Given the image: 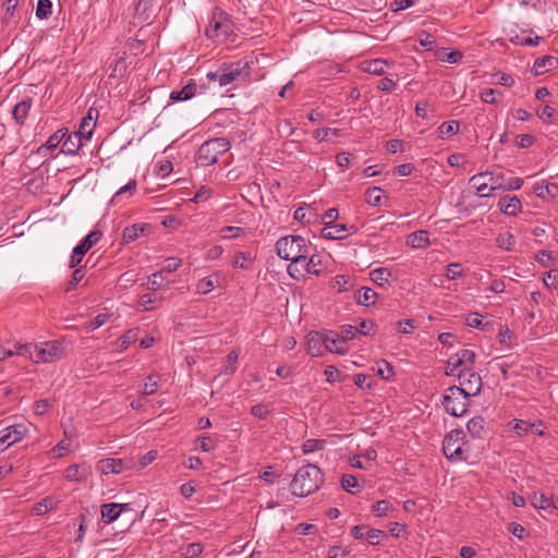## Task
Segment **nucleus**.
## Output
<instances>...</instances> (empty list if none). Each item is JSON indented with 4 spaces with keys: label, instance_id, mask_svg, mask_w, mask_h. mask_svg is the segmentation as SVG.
Here are the masks:
<instances>
[{
    "label": "nucleus",
    "instance_id": "obj_21",
    "mask_svg": "<svg viewBox=\"0 0 558 558\" xmlns=\"http://www.w3.org/2000/svg\"><path fill=\"white\" fill-rule=\"evenodd\" d=\"M499 209L507 216H515L522 210V203L518 196H505L498 202Z\"/></svg>",
    "mask_w": 558,
    "mask_h": 558
},
{
    "label": "nucleus",
    "instance_id": "obj_28",
    "mask_svg": "<svg viewBox=\"0 0 558 558\" xmlns=\"http://www.w3.org/2000/svg\"><path fill=\"white\" fill-rule=\"evenodd\" d=\"M219 282V276L217 274L204 277L196 283L195 290L198 294H208L211 292Z\"/></svg>",
    "mask_w": 558,
    "mask_h": 558
},
{
    "label": "nucleus",
    "instance_id": "obj_48",
    "mask_svg": "<svg viewBox=\"0 0 558 558\" xmlns=\"http://www.w3.org/2000/svg\"><path fill=\"white\" fill-rule=\"evenodd\" d=\"M219 233L223 240L238 239L244 234V229L240 227L228 226L221 228Z\"/></svg>",
    "mask_w": 558,
    "mask_h": 558
},
{
    "label": "nucleus",
    "instance_id": "obj_40",
    "mask_svg": "<svg viewBox=\"0 0 558 558\" xmlns=\"http://www.w3.org/2000/svg\"><path fill=\"white\" fill-rule=\"evenodd\" d=\"M459 121L451 120L448 122H444L438 126V135L439 137H449L459 132Z\"/></svg>",
    "mask_w": 558,
    "mask_h": 558
},
{
    "label": "nucleus",
    "instance_id": "obj_47",
    "mask_svg": "<svg viewBox=\"0 0 558 558\" xmlns=\"http://www.w3.org/2000/svg\"><path fill=\"white\" fill-rule=\"evenodd\" d=\"M496 244L500 248L511 251L515 244V240L514 236L509 232L500 233L496 238Z\"/></svg>",
    "mask_w": 558,
    "mask_h": 558
},
{
    "label": "nucleus",
    "instance_id": "obj_41",
    "mask_svg": "<svg viewBox=\"0 0 558 558\" xmlns=\"http://www.w3.org/2000/svg\"><path fill=\"white\" fill-rule=\"evenodd\" d=\"M148 283H149V288L151 290L157 291V290H160V289L165 288L166 286H168V280H167L165 272L162 270H159V271L154 272L148 278Z\"/></svg>",
    "mask_w": 558,
    "mask_h": 558
},
{
    "label": "nucleus",
    "instance_id": "obj_63",
    "mask_svg": "<svg viewBox=\"0 0 558 558\" xmlns=\"http://www.w3.org/2000/svg\"><path fill=\"white\" fill-rule=\"evenodd\" d=\"M383 536H384V531L377 530V529H368L367 532L365 533V537L367 538L368 543L372 545L379 544Z\"/></svg>",
    "mask_w": 558,
    "mask_h": 558
},
{
    "label": "nucleus",
    "instance_id": "obj_58",
    "mask_svg": "<svg viewBox=\"0 0 558 558\" xmlns=\"http://www.w3.org/2000/svg\"><path fill=\"white\" fill-rule=\"evenodd\" d=\"M182 265V259L179 257H169L165 260V264L161 268V270L165 274H170L175 271L178 268H180Z\"/></svg>",
    "mask_w": 558,
    "mask_h": 558
},
{
    "label": "nucleus",
    "instance_id": "obj_15",
    "mask_svg": "<svg viewBox=\"0 0 558 558\" xmlns=\"http://www.w3.org/2000/svg\"><path fill=\"white\" fill-rule=\"evenodd\" d=\"M97 118L98 110L95 108H89L86 116L82 119L78 130L74 133L82 138L89 140L94 133Z\"/></svg>",
    "mask_w": 558,
    "mask_h": 558
},
{
    "label": "nucleus",
    "instance_id": "obj_10",
    "mask_svg": "<svg viewBox=\"0 0 558 558\" xmlns=\"http://www.w3.org/2000/svg\"><path fill=\"white\" fill-rule=\"evenodd\" d=\"M241 68L239 64H228L220 66L215 72H209L207 78L209 82H218L219 86H227L233 83L241 75Z\"/></svg>",
    "mask_w": 558,
    "mask_h": 558
},
{
    "label": "nucleus",
    "instance_id": "obj_13",
    "mask_svg": "<svg viewBox=\"0 0 558 558\" xmlns=\"http://www.w3.org/2000/svg\"><path fill=\"white\" fill-rule=\"evenodd\" d=\"M131 504H104L100 507L101 519L105 523L110 524L114 522L122 512L131 511Z\"/></svg>",
    "mask_w": 558,
    "mask_h": 558
},
{
    "label": "nucleus",
    "instance_id": "obj_37",
    "mask_svg": "<svg viewBox=\"0 0 558 558\" xmlns=\"http://www.w3.org/2000/svg\"><path fill=\"white\" fill-rule=\"evenodd\" d=\"M487 173L488 182H489V191H493V194L496 191H502L504 182H505V174L502 172H489L485 171Z\"/></svg>",
    "mask_w": 558,
    "mask_h": 558
},
{
    "label": "nucleus",
    "instance_id": "obj_34",
    "mask_svg": "<svg viewBox=\"0 0 558 558\" xmlns=\"http://www.w3.org/2000/svg\"><path fill=\"white\" fill-rule=\"evenodd\" d=\"M369 276H371V280L375 284L384 287V286L388 284L389 279L391 277V272L388 268L380 267V268H376V269L372 270Z\"/></svg>",
    "mask_w": 558,
    "mask_h": 558
},
{
    "label": "nucleus",
    "instance_id": "obj_33",
    "mask_svg": "<svg viewBox=\"0 0 558 558\" xmlns=\"http://www.w3.org/2000/svg\"><path fill=\"white\" fill-rule=\"evenodd\" d=\"M466 429L474 438H481L485 430V421L482 416L472 417L468 424Z\"/></svg>",
    "mask_w": 558,
    "mask_h": 558
},
{
    "label": "nucleus",
    "instance_id": "obj_16",
    "mask_svg": "<svg viewBox=\"0 0 558 558\" xmlns=\"http://www.w3.org/2000/svg\"><path fill=\"white\" fill-rule=\"evenodd\" d=\"M326 257L319 253L311 254L304 263H301L300 268L302 270V277L304 274H311L319 276L323 272V268L326 262Z\"/></svg>",
    "mask_w": 558,
    "mask_h": 558
},
{
    "label": "nucleus",
    "instance_id": "obj_54",
    "mask_svg": "<svg viewBox=\"0 0 558 558\" xmlns=\"http://www.w3.org/2000/svg\"><path fill=\"white\" fill-rule=\"evenodd\" d=\"M136 187H137L136 180H134V179L130 180L125 185L121 186L116 192V194L113 195L112 201H118L119 198H121L125 194H128V196H131L136 191Z\"/></svg>",
    "mask_w": 558,
    "mask_h": 558
},
{
    "label": "nucleus",
    "instance_id": "obj_1",
    "mask_svg": "<svg viewBox=\"0 0 558 558\" xmlns=\"http://www.w3.org/2000/svg\"><path fill=\"white\" fill-rule=\"evenodd\" d=\"M277 255L289 260L287 267L289 276L294 280L302 278L301 263H304L310 255L311 244L300 235H286L277 240L275 244Z\"/></svg>",
    "mask_w": 558,
    "mask_h": 558
},
{
    "label": "nucleus",
    "instance_id": "obj_12",
    "mask_svg": "<svg viewBox=\"0 0 558 558\" xmlns=\"http://www.w3.org/2000/svg\"><path fill=\"white\" fill-rule=\"evenodd\" d=\"M355 231L353 226L348 227L344 223L325 222L322 229V236L327 240H343Z\"/></svg>",
    "mask_w": 558,
    "mask_h": 558
},
{
    "label": "nucleus",
    "instance_id": "obj_39",
    "mask_svg": "<svg viewBox=\"0 0 558 558\" xmlns=\"http://www.w3.org/2000/svg\"><path fill=\"white\" fill-rule=\"evenodd\" d=\"M252 255L247 252L236 253L232 260V266L240 269H250L252 267Z\"/></svg>",
    "mask_w": 558,
    "mask_h": 558
},
{
    "label": "nucleus",
    "instance_id": "obj_46",
    "mask_svg": "<svg viewBox=\"0 0 558 558\" xmlns=\"http://www.w3.org/2000/svg\"><path fill=\"white\" fill-rule=\"evenodd\" d=\"M351 280L345 275H338L333 278L331 287L338 292L342 293L349 290L351 287Z\"/></svg>",
    "mask_w": 558,
    "mask_h": 558
},
{
    "label": "nucleus",
    "instance_id": "obj_18",
    "mask_svg": "<svg viewBox=\"0 0 558 558\" xmlns=\"http://www.w3.org/2000/svg\"><path fill=\"white\" fill-rule=\"evenodd\" d=\"M306 351L312 356H322L325 352V331H311L307 335Z\"/></svg>",
    "mask_w": 558,
    "mask_h": 558
},
{
    "label": "nucleus",
    "instance_id": "obj_23",
    "mask_svg": "<svg viewBox=\"0 0 558 558\" xmlns=\"http://www.w3.org/2000/svg\"><path fill=\"white\" fill-rule=\"evenodd\" d=\"M82 137L77 134L68 132L61 145V153L64 155H75L82 146Z\"/></svg>",
    "mask_w": 558,
    "mask_h": 558
},
{
    "label": "nucleus",
    "instance_id": "obj_6",
    "mask_svg": "<svg viewBox=\"0 0 558 558\" xmlns=\"http://www.w3.org/2000/svg\"><path fill=\"white\" fill-rule=\"evenodd\" d=\"M469 399L470 397L462 388L451 386L446 390L442 397V405L447 413L458 417L462 416L466 412Z\"/></svg>",
    "mask_w": 558,
    "mask_h": 558
},
{
    "label": "nucleus",
    "instance_id": "obj_17",
    "mask_svg": "<svg viewBox=\"0 0 558 558\" xmlns=\"http://www.w3.org/2000/svg\"><path fill=\"white\" fill-rule=\"evenodd\" d=\"M325 351L341 355L345 354L348 351L345 338L331 330L325 331Z\"/></svg>",
    "mask_w": 558,
    "mask_h": 558
},
{
    "label": "nucleus",
    "instance_id": "obj_14",
    "mask_svg": "<svg viewBox=\"0 0 558 558\" xmlns=\"http://www.w3.org/2000/svg\"><path fill=\"white\" fill-rule=\"evenodd\" d=\"M126 469V463L120 458L101 459L96 464V470L102 475L120 474Z\"/></svg>",
    "mask_w": 558,
    "mask_h": 558
},
{
    "label": "nucleus",
    "instance_id": "obj_27",
    "mask_svg": "<svg viewBox=\"0 0 558 558\" xmlns=\"http://www.w3.org/2000/svg\"><path fill=\"white\" fill-rule=\"evenodd\" d=\"M32 107L31 99H24L13 108L12 116L19 125H23Z\"/></svg>",
    "mask_w": 558,
    "mask_h": 558
},
{
    "label": "nucleus",
    "instance_id": "obj_42",
    "mask_svg": "<svg viewBox=\"0 0 558 558\" xmlns=\"http://www.w3.org/2000/svg\"><path fill=\"white\" fill-rule=\"evenodd\" d=\"M238 360H239V351L232 350L227 355L226 365L222 367L221 374H223L226 376L232 375L236 369Z\"/></svg>",
    "mask_w": 558,
    "mask_h": 558
},
{
    "label": "nucleus",
    "instance_id": "obj_36",
    "mask_svg": "<svg viewBox=\"0 0 558 558\" xmlns=\"http://www.w3.org/2000/svg\"><path fill=\"white\" fill-rule=\"evenodd\" d=\"M144 233V227L138 225H132L124 228L122 233V240L124 243L129 244L136 241Z\"/></svg>",
    "mask_w": 558,
    "mask_h": 558
},
{
    "label": "nucleus",
    "instance_id": "obj_61",
    "mask_svg": "<svg viewBox=\"0 0 558 558\" xmlns=\"http://www.w3.org/2000/svg\"><path fill=\"white\" fill-rule=\"evenodd\" d=\"M53 507V499L51 497L44 498L41 501L36 504L35 512L36 514H45Z\"/></svg>",
    "mask_w": 558,
    "mask_h": 558
},
{
    "label": "nucleus",
    "instance_id": "obj_51",
    "mask_svg": "<svg viewBox=\"0 0 558 558\" xmlns=\"http://www.w3.org/2000/svg\"><path fill=\"white\" fill-rule=\"evenodd\" d=\"M445 276L448 280H457L464 276L462 265L460 263H451L446 267Z\"/></svg>",
    "mask_w": 558,
    "mask_h": 558
},
{
    "label": "nucleus",
    "instance_id": "obj_22",
    "mask_svg": "<svg viewBox=\"0 0 558 558\" xmlns=\"http://www.w3.org/2000/svg\"><path fill=\"white\" fill-rule=\"evenodd\" d=\"M65 135H68V129L63 128L58 130L52 135H50L47 142L37 149V154L46 156L47 151L56 149L60 144L62 145Z\"/></svg>",
    "mask_w": 558,
    "mask_h": 558
},
{
    "label": "nucleus",
    "instance_id": "obj_3",
    "mask_svg": "<svg viewBox=\"0 0 558 558\" xmlns=\"http://www.w3.org/2000/svg\"><path fill=\"white\" fill-rule=\"evenodd\" d=\"M19 354L28 357L34 363H52L62 359L65 349L59 341H46L39 344H19Z\"/></svg>",
    "mask_w": 558,
    "mask_h": 558
},
{
    "label": "nucleus",
    "instance_id": "obj_56",
    "mask_svg": "<svg viewBox=\"0 0 558 558\" xmlns=\"http://www.w3.org/2000/svg\"><path fill=\"white\" fill-rule=\"evenodd\" d=\"M378 368H377V374L383 378V379H390L391 377H393L395 375V372H393V367L391 366L390 363L386 362V361H381L380 363L377 364Z\"/></svg>",
    "mask_w": 558,
    "mask_h": 558
},
{
    "label": "nucleus",
    "instance_id": "obj_25",
    "mask_svg": "<svg viewBox=\"0 0 558 558\" xmlns=\"http://www.w3.org/2000/svg\"><path fill=\"white\" fill-rule=\"evenodd\" d=\"M377 458V452L375 449H366L362 454L353 457L351 460V465L353 468L367 470L371 466V463L375 461Z\"/></svg>",
    "mask_w": 558,
    "mask_h": 558
},
{
    "label": "nucleus",
    "instance_id": "obj_59",
    "mask_svg": "<svg viewBox=\"0 0 558 558\" xmlns=\"http://www.w3.org/2000/svg\"><path fill=\"white\" fill-rule=\"evenodd\" d=\"M496 95H501V93L494 88H486L481 92L480 97L483 102L493 105L497 102Z\"/></svg>",
    "mask_w": 558,
    "mask_h": 558
},
{
    "label": "nucleus",
    "instance_id": "obj_64",
    "mask_svg": "<svg viewBox=\"0 0 558 558\" xmlns=\"http://www.w3.org/2000/svg\"><path fill=\"white\" fill-rule=\"evenodd\" d=\"M325 377L326 381L329 384H335L340 379V372L336 366L329 365L325 368Z\"/></svg>",
    "mask_w": 558,
    "mask_h": 558
},
{
    "label": "nucleus",
    "instance_id": "obj_30",
    "mask_svg": "<svg viewBox=\"0 0 558 558\" xmlns=\"http://www.w3.org/2000/svg\"><path fill=\"white\" fill-rule=\"evenodd\" d=\"M377 293L368 287H363L355 293V301L357 304L369 306L375 303Z\"/></svg>",
    "mask_w": 558,
    "mask_h": 558
},
{
    "label": "nucleus",
    "instance_id": "obj_49",
    "mask_svg": "<svg viewBox=\"0 0 558 558\" xmlns=\"http://www.w3.org/2000/svg\"><path fill=\"white\" fill-rule=\"evenodd\" d=\"M52 3L50 0H38L36 7V16L39 20L48 19L51 15Z\"/></svg>",
    "mask_w": 558,
    "mask_h": 558
},
{
    "label": "nucleus",
    "instance_id": "obj_44",
    "mask_svg": "<svg viewBox=\"0 0 558 558\" xmlns=\"http://www.w3.org/2000/svg\"><path fill=\"white\" fill-rule=\"evenodd\" d=\"M383 190L377 186H373L365 192V202L371 206H380L381 204Z\"/></svg>",
    "mask_w": 558,
    "mask_h": 558
},
{
    "label": "nucleus",
    "instance_id": "obj_11",
    "mask_svg": "<svg viewBox=\"0 0 558 558\" xmlns=\"http://www.w3.org/2000/svg\"><path fill=\"white\" fill-rule=\"evenodd\" d=\"M231 32V23L220 14L214 17L205 29V35L210 39L226 38Z\"/></svg>",
    "mask_w": 558,
    "mask_h": 558
},
{
    "label": "nucleus",
    "instance_id": "obj_7",
    "mask_svg": "<svg viewBox=\"0 0 558 558\" xmlns=\"http://www.w3.org/2000/svg\"><path fill=\"white\" fill-rule=\"evenodd\" d=\"M28 433L24 423L12 424L0 429V452L21 441Z\"/></svg>",
    "mask_w": 558,
    "mask_h": 558
},
{
    "label": "nucleus",
    "instance_id": "obj_60",
    "mask_svg": "<svg viewBox=\"0 0 558 558\" xmlns=\"http://www.w3.org/2000/svg\"><path fill=\"white\" fill-rule=\"evenodd\" d=\"M135 341V333L130 330L118 339L119 350H126Z\"/></svg>",
    "mask_w": 558,
    "mask_h": 558
},
{
    "label": "nucleus",
    "instance_id": "obj_24",
    "mask_svg": "<svg viewBox=\"0 0 558 558\" xmlns=\"http://www.w3.org/2000/svg\"><path fill=\"white\" fill-rule=\"evenodd\" d=\"M407 243L413 248H426L430 245L429 232L426 230L412 232L409 234Z\"/></svg>",
    "mask_w": 558,
    "mask_h": 558
},
{
    "label": "nucleus",
    "instance_id": "obj_45",
    "mask_svg": "<svg viewBox=\"0 0 558 558\" xmlns=\"http://www.w3.org/2000/svg\"><path fill=\"white\" fill-rule=\"evenodd\" d=\"M203 545L201 543H191L181 547L180 553L183 558H195L203 553Z\"/></svg>",
    "mask_w": 558,
    "mask_h": 558
},
{
    "label": "nucleus",
    "instance_id": "obj_43",
    "mask_svg": "<svg viewBox=\"0 0 558 558\" xmlns=\"http://www.w3.org/2000/svg\"><path fill=\"white\" fill-rule=\"evenodd\" d=\"M543 423L541 421L530 423L523 420H517L513 429L518 436H524L530 433V428H534V426L541 427Z\"/></svg>",
    "mask_w": 558,
    "mask_h": 558
},
{
    "label": "nucleus",
    "instance_id": "obj_9",
    "mask_svg": "<svg viewBox=\"0 0 558 558\" xmlns=\"http://www.w3.org/2000/svg\"><path fill=\"white\" fill-rule=\"evenodd\" d=\"M457 376L462 388L469 397L477 396L482 389L481 376L471 368H461Z\"/></svg>",
    "mask_w": 558,
    "mask_h": 558
},
{
    "label": "nucleus",
    "instance_id": "obj_55",
    "mask_svg": "<svg viewBox=\"0 0 558 558\" xmlns=\"http://www.w3.org/2000/svg\"><path fill=\"white\" fill-rule=\"evenodd\" d=\"M459 359L461 360L462 364L464 365V368H471V366L475 362L476 354L474 351L469 349H462L457 352Z\"/></svg>",
    "mask_w": 558,
    "mask_h": 558
},
{
    "label": "nucleus",
    "instance_id": "obj_35",
    "mask_svg": "<svg viewBox=\"0 0 558 558\" xmlns=\"http://www.w3.org/2000/svg\"><path fill=\"white\" fill-rule=\"evenodd\" d=\"M387 66V62L380 59H374L371 61H366L362 65V70L364 72L375 74V75H381L385 73V69Z\"/></svg>",
    "mask_w": 558,
    "mask_h": 558
},
{
    "label": "nucleus",
    "instance_id": "obj_57",
    "mask_svg": "<svg viewBox=\"0 0 558 558\" xmlns=\"http://www.w3.org/2000/svg\"><path fill=\"white\" fill-rule=\"evenodd\" d=\"M390 508H391L390 502L388 500L383 499L373 505L372 511L377 517H385L388 514V511L390 510Z\"/></svg>",
    "mask_w": 558,
    "mask_h": 558
},
{
    "label": "nucleus",
    "instance_id": "obj_5",
    "mask_svg": "<svg viewBox=\"0 0 558 558\" xmlns=\"http://www.w3.org/2000/svg\"><path fill=\"white\" fill-rule=\"evenodd\" d=\"M465 433L461 428L449 432L442 441V451L445 457L451 462L466 460L468 449H465Z\"/></svg>",
    "mask_w": 558,
    "mask_h": 558
},
{
    "label": "nucleus",
    "instance_id": "obj_26",
    "mask_svg": "<svg viewBox=\"0 0 558 558\" xmlns=\"http://www.w3.org/2000/svg\"><path fill=\"white\" fill-rule=\"evenodd\" d=\"M558 64V59L554 56H543L537 58L533 64V71L536 75L544 74L553 69H555Z\"/></svg>",
    "mask_w": 558,
    "mask_h": 558
},
{
    "label": "nucleus",
    "instance_id": "obj_4",
    "mask_svg": "<svg viewBox=\"0 0 558 558\" xmlns=\"http://www.w3.org/2000/svg\"><path fill=\"white\" fill-rule=\"evenodd\" d=\"M230 147V142L225 137L210 138L199 146L196 154V161L203 167L213 166Z\"/></svg>",
    "mask_w": 558,
    "mask_h": 558
},
{
    "label": "nucleus",
    "instance_id": "obj_8",
    "mask_svg": "<svg viewBox=\"0 0 558 558\" xmlns=\"http://www.w3.org/2000/svg\"><path fill=\"white\" fill-rule=\"evenodd\" d=\"M101 232L94 230L89 232L72 251L69 267L75 268L83 259L84 255L101 239Z\"/></svg>",
    "mask_w": 558,
    "mask_h": 558
},
{
    "label": "nucleus",
    "instance_id": "obj_52",
    "mask_svg": "<svg viewBox=\"0 0 558 558\" xmlns=\"http://www.w3.org/2000/svg\"><path fill=\"white\" fill-rule=\"evenodd\" d=\"M418 43L426 51H432L436 47L435 37L424 31L418 34Z\"/></svg>",
    "mask_w": 558,
    "mask_h": 558
},
{
    "label": "nucleus",
    "instance_id": "obj_50",
    "mask_svg": "<svg viewBox=\"0 0 558 558\" xmlns=\"http://www.w3.org/2000/svg\"><path fill=\"white\" fill-rule=\"evenodd\" d=\"M326 440L323 439H307L302 445V450L304 453H311L314 451H319L325 448Z\"/></svg>",
    "mask_w": 558,
    "mask_h": 558
},
{
    "label": "nucleus",
    "instance_id": "obj_2",
    "mask_svg": "<svg viewBox=\"0 0 558 558\" xmlns=\"http://www.w3.org/2000/svg\"><path fill=\"white\" fill-rule=\"evenodd\" d=\"M324 483V474L315 464H306L300 468L292 482L291 492L298 497H305L315 493Z\"/></svg>",
    "mask_w": 558,
    "mask_h": 558
},
{
    "label": "nucleus",
    "instance_id": "obj_19",
    "mask_svg": "<svg viewBox=\"0 0 558 558\" xmlns=\"http://www.w3.org/2000/svg\"><path fill=\"white\" fill-rule=\"evenodd\" d=\"M92 474L90 465L86 463L72 464L65 469L64 476L70 482H85Z\"/></svg>",
    "mask_w": 558,
    "mask_h": 558
},
{
    "label": "nucleus",
    "instance_id": "obj_38",
    "mask_svg": "<svg viewBox=\"0 0 558 558\" xmlns=\"http://www.w3.org/2000/svg\"><path fill=\"white\" fill-rule=\"evenodd\" d=\"M531 504L534 508L548 510L553 506V499L548 498L543 493L535 492L531 497Z\"/></svg>",
    "mask_w": 558,
    "mask_h": 558
},
{
    "label": "nucleus",
    "instance_id": "obj_62",
    "mask_svg": "<svg viewBox=\"0 0 558 558\" xmlns=\"http://www.w3.org/2000/svg\"><path fill=\"white\" fill-rule=\"evenodd\" d=\"M543 281L548 289H556L558 287V270L550 269L544 277Z\"/></svg>",
    "mask_w": 558,
    "mask_h": 558
},
{
    "label": "nucleus",
    "instance_id": "obj_53",
    "mask_svg": "<svg viewBox=\"0 0 558 558\" xmlns=\"http://www.w3.org/2000/svg\"><path fill=\"white\" fill-rule=\"evenodd\" d=\"M341 487L348 493L355 494L354 488H360V485L355 476L345 474L341 478Z\"/></svg>",
    "mask_w": 558,
    "mask_h": 558
},
{
    "label": "nucleus",
    "instance_id": "obj_29",
    "mask_svg": "<svg viewBox=\"0 0 558 558\" xmlns=\"http://www.w3.org/2000/svg\"><path fill=\"white\" fill-rule=\"evenodd\" d=\"M196 89L197 86L195 83H189L180 90H172L170 99L174 102L190 100L195 96Z\"/></svg>",
    "mask_w": 558,
    "mask_h": 558
},
{
    "label": "nucleus",
    "instance_id": "obj_32",
    "mask_svg": "<svg viewBox=\"0 0 558 558\" xmlns=\"http://www.w3.org/2000/svg\"><path fill=\"white\" fill-rule=\"evenodd\" d=\"M159 380H160V375L158 374H150L148 375L143 385L141 386V393L143 396H151L154 395L158 388H159Z\"/></svg>",
    "mask_w": 558,
    "mask_h": 558
},
{
    "label": "nucleus",
    "instance_id": "obj_31",
    "mask_svg": "<svg viewBox=\"0 0 558 558\" xmlns=\"http://www.w3.org/2000/svg\"><path fill=\"white\" fill-rule=\"evenodd\" d=\"M151 0H138L135 7V16L142 23H148L151 19Z\"/></svg>",
    "mask_w": 558,
    "mask_h": 558
},
{
    "label": "nucleus",
    "instance_id": "obj_20",
    "mask_svg": "<svg viewBox=\"0 0 558 558\" xmlns=\"http://www.w3.org/2000/svg\"><path fill=\"white\" fill-rule=\"evenodd\" d=\"M486 178V172H480L474 174L469 181L480 197H490L494 195L493 191H489V182Z\"/></svg>",
    "mask_w": 558,
    "mask_h": 558
}]
</instances>
